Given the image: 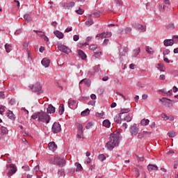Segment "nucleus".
Masks as SVG:
<instances>
[{"instance_id":"nucleus-27","label":"nucleus","mask_w":178,"mask_h":178,"mask_svg":"<svg viewBox=\"0 0 178 178\" xmlns=\"http://www.w3.org/2000/svg\"><path fill=\"white\" fill-rule=\"evenodd\" d=\"M12 48V44H5V49H6V52H7V54H9V52H10V49Z\"/></svg>"},{"instance_id":"nucleus-20","label":"nucleus","mask_w":178,"mask_h":178,"mask_svg":"<svg viewBox=\"0 0 178 178\" xmlns=\"http://www.w3.org/2000/svg\"><path fill=\"white\" fill-rule=\"evenodd\" d=\"M47 113H55V107L52 104H49L47 108Z\"/></svg>"},{"instance_id":"nucleus-26","label":"nucleus","mask_w":178,"mask_h":178,"mask_svg":"<svg viewBox=\"0 0 178 178\" xmlns=\"http://www.w3.org/2000/svg\"><path fill=\"white\" fill-rule=\"evenodd\" d=\"M127 52H129V48H127V47H124L123 52L120 54V56H126V54H127Z\"/></svg>"},{"instance_id":"nucleus-22","label":"nucleus","mask_w":178,"mask_h":178,"mask_svg":"<svg viewBox=\"0 0 178 178\" xmlns=\"http://www.w3.org/2000/svg\"><path fill=\"white\" fill-rule=\"evenodd\" d=\"M114 121L117 124L122 123V115L120 113L116 115L115 117L114 118Z\"/></svg>"},{"instance_id":"nucleus-62","label":"nucleus","mask_w":178,"mask_h":178,"mask_svg":"<svg viewBox=\"0 0 178 178\" xmlns=\"http://www.w3.org/2000/svg\"><path fill=\"white\" fill-rule=\"evenodd\" d=\"M93 15L95 16V17H99V16H100L99 12L94 13Z\"/></svg>"},{"instance_id":"nucleus-16","label":"nucleus","mask_w":178,"mask_h":178,"mask_svg":"<svg viewBox=\"0 0 178 178\" xmlns=\"http://www.w3.org/2000/svg\"><path fill=\"white\" fill-rule=\"evenodd\" d=\"M6 115L10 120H16V115H15L13 111H8Z\"/></svg>"},{"instance_id":"nucleus-40","label":"nucleus","mask_w":178,"mask_h":178,"mask_svg":"<svg viewBox=\"0 0 178 178\" xmlns=\"http://www.w3.org/2000/svg\"><path fill=\"white\" fill-rule=\"evenodd\" d=\"M99 161H101V162L105 161L106 159V157L104 154H100L98 156Z\"/></svg>"},{"instance_id":"nucleus-41","label":"nucleus","mask_w":178,"mask_h":178,"mask_svg":"<svg viewBox=\"0 0 178 178\" xmlns=\"http://www.w3.org/2000/svg\"><path fill=\"white\" fill-rule=\"evenodd\" d=\"M131 117L130 116V115H127L126 116H125V118H124V120L125 121V122H131Z\"/></svg>"},{"instance_id":"nucleus-25","label":"nucleus","mask_w":178,"mask_h":178,"mask_svg":"<svg viewBox=\"0 0 178 178\" xmlns=\"http://www.w3.org/2000/svg\"><path fill=\"white\" fill-rule=\"evenodd\" d=\"M74 105H76V101L75 100H69L68 102V106L71 109H74Z\"/></svg>"},{"instance_id":"nucleus-37","label":"nucleus","mask_w":178,"mask_h":178,"mask_svg":"<svg viewBox=\"0 0 178 178\" xmlns=\"http://www.w3.org/2000/svg\"><path fill=\"white\" fill-rule=\"evenodd\" d=\"M130 112V109L129 108H122L120 111V115H123L124 113H129Z\"/></svg>"},{"instance_id":"nucleus-30","label":"nucleus","mask_w":178,"mask_h":178,"mask_svg":"<svg viewBox=\"0 0 178 178\" xmlns=\"http://www.w3.org/2000/svg\"><path fill=\"white\" fill-rule=\"evenodd\" d=\"M63 112H65V106L60 104L58 108V113L60 115H63Z\"/></svg>"},{"instance_id":"nucleus-18","label":"nucleus","mask_w":178,"mask_h":178,"mask_svg":"<svg viewBox=\"0 0 178 178\" xmlns=\"http://www.w3.org/2000/svg\"><path fill=\"white\" fill-rule=\"evenodd\" d=\"M83 83H84V84L86 86H87V87H90V86H91V81L90 80H88L87 79H82L80 82H79V84H83Z\"/></svg>"},{"instance_id":"nucleus-43","label":"nucleus","mask_w":178,"mask_h":178,"mask_svg":"<svg viewBox=\"0 0 178 178\" xmlns=\"http://www.w3.org/2000/svg\"><path fill=\"white\" fill-rule=\"evenodd\" d=\"M38 35H40L41 37V38H43V40L44 41H46V42H48L49 41V39H48V37H47L45 35H44V34H42V35L38 34Z\"/></svg>"},{"instance_id":"nucleus-47","label":"nucleus","mask_w":178,"mask_h":178,"mask_svg":"<svg viewBox=\"0 0 178 178\" xmlns=\"http://www.w3.org/2000/svg\"><path fill=\"white\" fill-rule=\"evenodd\" d=\"M161 118L163 119V120H169V116H168L166 113H163L161 115Z\"/></svg>"},{"instance_id":"nucleus-10","label":"nucleus","mask_w":178,"mask_h":178,"mask_svg":"<svg viewBox=\"0 0 178 178\" xmlns=\"http://www.w3.org/2000/svg\"><path fill=\"white\" fill-rule=\"evenodd\" d=\"M57 48H58V49H59L60 51V52H64V54H70V52H72V50H70V49L69 47H67L63 44H59L57 47Z\"/></svg>"},{"instance_id":"nucleus-15","label":"nucleus","mask_w":178,"mask_h":178,"mask_svg":"<svg viewBox=\"0 0 178 178\" xmlns=\"http://www.w3.org/2000/svg\"><path fill=\"white\" fill-rule=\"evenodd\" d=\"M73 6H74V2L71 1L70 3H66L65 4H64L63 8L64 9H67V10H69L72 9Z\"/></svg>"},{"instance_id":"nucleus-6","label":"nucleus","mask_w":178,"mask_h":178,"mask_svg":"<svg viewBox=\"0 0 178 178\" xmlns=\"http://www.w3.org/2000/svg\"><path fill=\"white\" fill-rule=\"evenodd\" d=\"M178 41V35H174L172 39H167L164 40L165 47H172L175 44V41Z\"/></svg>"},{"instance_id":"nucleus-35","label":"nucleus","mask_w":178,"mask_h":178,"mask_svg":"<svg viewBox=\"0 0 178 178\" xmlns=\"http://www.w3.org/2000/svg\"><path fill=\"white\" fill-rule=\"evenodd\" d=\"M140 49L134 50V54L132 55L133 58H136L138 54H140Z\"/></svg>"},{"instance_id":"nucleus-51","label":"nucleus","mask_w":178,"mask_h":178,"mask_svg":"<svg viewBox=\"0 0 178 178\" xmlns=\"http://www.w3.org/2000/svg\"><path fill=\"white\" fill-rule=\"evenodd\" d=\"M104 115V112L96 113L95 116H97V118H102Z\"/></svg>"},{"instance_id":"nucleus-23","label":"nucleus","mask_w":178,"mask_h":178,"mask_svg":"<svg viewBox=\"0 0 178 178\" xmlns=\"http://www.w3.org/2000/svg\"><path fill=\"white\" fill-rule=\"evenodd\" d=\"M140 124L141 126H148V124H149V120L145 118L143 119L140 121Z\"/></svg>"},{"instance_id":"nucleus-12","label":"nucleus","mask_w":178,"mask_h":178,"mask_svg":"<svg viewBox=\"0 0 178 178\" xmlns=\"http://www.w3.org/2000/svg\"><path fill=\"white\" fill-rule=\"evenodd\" d=\"M134 27L136 29V30H140V33H145L147 31V28L140 24H135Z\"/></svg>"},{"instance_id":"nucleus-50","label":"nucleus","mask_w":178,"mask_h":178,"mask_svg":"<svg viewBox=\"0 0 178 178\" xmlns=\"http://www.w3.org/2000/svg\"><path fill=\"white\" fill-rule=\"evenodd\" d=\"M138 138L141 139L143 138V137H145L143 132L138 133Z\"/></svg>"},{"instance_id":"nucleus-21","label":"nucleus","mask_w":178,"mask_h":178,"mask_svg":"<svg viewBox=\"0 0 178 178\" xmlns=\"http://www.w3.org/2000/svg\"><path fill=\"white\" fill-rule=\"evenodd\" d=\"M147 170L149 172H152V170H158V166L152 164H149L147 165Z\"/></svg>"},{"instance_id":"nucleus-64","label":"nucleus","mask_w":178,"mask_h":178,"mask_svg":"<svg viewBox=\"0 0 178 178\" xmlns=\"http://www.w3.org/2000/svg\"><path fill=\"white\" fill-rule=\"evenodd\" d=\"M122 127V129L126 130V129H127V123H126V122L123 123Z\"/></svg>"},{"instance_id":"nucleus-53","label":"nucleus","mask_w":178,"mask_h":178,"mask_svg":"<svg viewBox=\"0 0 178 178\" xmlns=\"http://www.w3.org/2000/svg\"><path fill=\"white\" fill-rule=\"evenodd\" d=\"M91 40H92V37L88 36L86 38V42L85 43V45H88V43H87V42H90V41H91Z\"/></svg>"},{"instance_id":"nucleus-49","label":"nucleus","mask_w":178,"mask_h":178,"mask_svg":"<svg viewBox=\"0 0 178 178\" xmlns=\"http://www.w3.org/2000/svg\"><path fill=\"white\" fill-rule=\"evenodd\" d=\"M76 13L78 15H83V13H84V10L81 8H79V10H76Z\"/></svg>"},{"instance_id":"nucleus-61","label":"nucleus","mask_w":178,"mask_h":178,"mask_svg":"<svg viewBox=\"0 0 178 178\" xmlns=\"http://www.w3.org/2000/svg\"><path fill=\"white\" fill-rule=\"evenodd\" d=\"M23 47L24 48H27V47H29V42H24L23 44Z\"/></svg>"},{"instance_id":"nucleus-34","label":"nucleus","mask_w":178,"mask_h":178,"mask_svg":"<svg viewBox=\"0 0 178 178\" xmlns=\"http://www.w3.org/2000/svg\"><path fill=\"white\" fill-rule=\"evenodd\" d=\"M134 158H136L138 161V162H144V156H138V155H135L134 156Z\"/></svg>"},{"instance_id":"nucleus-36","label":"nucleus","mask_w":178,"mask_h":178,"mask_svg":"<svg viewBox=\"0 0 178 178\" xmlns=\"http://www.w3.org/2000/svg\"><path fill=\"white\" fill-rule=\"evenodd\" d=\"M86 26H92V24H94V21H92V19L90 17L88 18V19L86 22Z\"/></svg>"},{"instance_id":"nucleus-3","label":"nucleus","mask_w":178,"mask_h":178,"mask_svg":"<svg viewBox=\"0 0 178 178\" xmlns=\"http://www.w3.org/2000/svg\"><path fill=\"white\" fill-rule=\"evenodd\" d=\"M54 162L60 168H63V166L66 165V160H65V159H60L58 155L54 156Z\"/></svg>"},{"instance_id":"nucleus-60","label":"nucleus","mask_w":178,"mask_h":178,"mask_svg":"<svg viewBox=\"0 0 178 178\" xmlns=\"http://www.w3.org/2000/svg\"><path fill=\"white\" fill-rule=\"evenodd\" d=\"M16 35H19V34H22V29H18L15 32Z\"/></svg>"},{"instance_id":"nucleus-45","label":"nucleus","mask_w":178,"mask_h":178,"mask_svg":"<svg viewBox=\"0 0 178 178\" xmlns=\"http://www.w3.org/2000/svg\"><path fill=\"white\" fill-rule=\"evenodd\" d=\"M168 136L170 137V138H172V137H175V136H176V132L175 131L168 132Z\"/></svg>"},{"instance_id":"nucleus-33","label":"nucleus","mask_w":178,"mask_h":178,"mask_svg":"<svg viewBox=\"0 0 178 178\" xmlns=\"http://www.w3.org/2000/svg\"><path fill=\"white\" fill-rule=\"evenodd\" d=\"M89 49H90V51H93V52H95L97 50L98 51V47L95 44H92L90 46Z\"/></svg>"},{"instance_id":"nucleus-7","label":"nucleus","mask_w":178,"mask_h":178,"mask_svg":"<svg viewBox=\"0 0 178 178\" xmlns=\"http://www.w3.org/2000/svg\"><path fill=\"white\" fill-rule=\"evenodd\" d=\"M160 102H162L165 106H168V108H170V109H172L173 108V104L168 102V101H170L171 102H173V100L168 99L166 97H163L162 99H159Z\"/></svg>"},{"instance_id":"nucleus-14","label":"nucleus","mask_w":178,"mask_h":178,"mask_svg":"<svg viewBox=\"0 0 178 178\" xmlns=\"http://www.w3.org/2000/svg\"><path fill=\"white\" fill-rule=\"evenodd\" d=\"M41 63L44 67H49V64L51 63V60L44 58L42 60Z\"/></svg>"},{"instance_id":"nucleus-4","label":"nucleus","mask_w":178,"mask_h":178,"mask_svg":"<svg viewBox=\"0 0 178 178\" xmlns=\"http://www.w3.org/2000/svg\"><path fill=\"white\" fill-rule=\"evenodd\" d=\"M29 88L33 91V92H40L42 89V86H41V83L36 82L33 85H30Z\"/></svg>"},{"instance_id":"nucleus-52","label":"nucleus","mask_w":178,"mask_h":178,"mask_svg":"<svg viewBox=\"0 0 178 178\" xmlns=\"http://www.w3.org/2000/svg\"><path fill=\"white\" fill-rule=\"evenodd\" d=\"M167 29H170V30H173L175 29L174 24H170L167 26Z\"/></svg>"},{"instance_id":"nucleus-11","label":"nucleus","mask_w":178,"mask_h":178,"mask_svg":"<svg viewBox=\"0 0 178 178\" xmlns=\"http://www.w3.org/2000/svg\"><path fill=\"white\" fill-rule=\"evenodd\" d=\"M8 133H9L8 128L5 127H0V140H2V138H3V137H5L6 134H8Z\"/></svg>"},{"instance_id":"nucleus-9","label":"nucleus","mask_w":178,"mask_h":178,"mask_svg":"<svg viewBox=\"0 0 178 178\" xmlns=\"http://www.w3.org/2000/svg\"><path fill=\"white\" fill-rule=\"evenodd\" d=\"M61 130H62V128L60 127V124H59V122H54L51 127V131L55 134H58V133H60Z\"/></svg>"},{"instance_id":"nucleus-38","label":"nucleus","mask_w":178,"mask_h":178,"mask_svg":"<svg viewBox=\"0 0 178 178\" xmlns=\"http://www.w3.org/2000/svg\"><path fill=\"white\" fill-rule=\"evenodd\" d=\"M58 175L59 177L62 176H65V170L64 169H60L58 172Z\"/></svg>"},{"instance_id":"nucleus-13","label":"nucleus","mask_w":178,"mask_h":178,"mask_svg":"<svg viewBox=\"0 0 178 178\" xmlns=\"http://www.w3.org/2000/svg\"><path fill=\"white\" fill-rule=\"evenodd\" d=\"M48 147H49V149H50V151H52L53 152L54 151H56V149H58V145H56L55 142H50L48 144Z\"/></svg>"},{"instance_id":"nucleus-29","label":"nucleus","mask_w":178,"mask_h":178,"mask_svg":"<svg viewBox=\"0 0 178 178\" xmlns=\"http://www.w3.org/2000/svg\"><path fill=\"white\" fill-rule=\"evenodd\" d=\"M75 166H76V172H81V170H83V167L81 166V164L79 163H75Z\"/></svg>"},{"instance_id":"nucleus-31","label":"nucleus","mask_w":178,"mask_h":178,"mask_svg":"<svg viewBox=\"0 0 178 178\" xmlns=\"http://www.w3.org/2000/svg\"><path fill=\"white\" fill-rule=\"evenodd\" d=\"M81 116H88L90 115V109L86 108L85 111L81 113Z\"/></svg>"},{"instance_id":"nucleus-63","label":"nucleus","mask_w":178,"mask_h":178,"mask_svg":"<svg viewBox=\"0 0 178 178\" xmlns=\"http://www.w3.org/2000/svg\"><path fill=\"white\" fill-rule=\"evenodd\" d=\"M95 71L97 73H98V72H99V65H96V66L95 67Z\"/></svg>"},{"instance_id":"nucleus-42","label":"nucleus","mask_w":178,"mask_h":178,"mask_svg":"<svg viewBox=\"0 0 178 178\" xmlns=\"http://www.w3.org/2000/svg\"><path fill=\"white\" fill-rule=\"evenodd\" d=\"M124 33L125 34H131V28L130 27L125 28Z\"/></svg>"},{"instance_id":"nucleus-59","label":"nucleus","mask_w":178,"mask_h":178,"mask_svg":"<svg viewBox=\"0 0 178 178\" xmlns=\"http://www.w3.org/2000/svg\"><path fill=\"white\" fill-rule=\"evenodd\" d=\"M10 105H15V104H16V99H11L10 100Z\"/></svg>"},{"instance_id":"nucleus-54","label":"nucleus","mask_w":178,"mask_h":178,"mask_svg":"<svg viewBox=\"0 0 178 178\" xmlns=\"http://www.w3.org/2000/svg\"><path fill=\"white\" fill-rule=\"evenodd\" d=\"M5 99V92H0V99Z\"/></svg>"},{"instance_id":"nucleus-1","label":"nucleus","mask_w":178,"mask_h":178,"mask_svg":"<svg viewBox=\"0 0 178 178\" xmlns=\"http://www.w3.org/2000/svg\"><path fill=\"white\" fill-rule=\"evenodd\" d=\"M31 119L34 120H37L38 122H42V123H49V120H51V116L48 115L47 113L40 111L39 112L35 113L31 116Z\"/></svg>"},{"instance_id":"nucleus-44","label":"nucleus","mask_w":178,"mask_h":178,"mask_svg":"<svg viewBox=\"0 0 178 178\" xmlns=\"http://www.w3.org/2000/svg\"><path fill=\"white\" fill-rule=\"evenodd\" d=\"M105 38V32H104V33H101V34H97V35H96V38Z\"/></svg>"},{"instance_id":"nucleus-56","label":"nucleus","mask_w":178,"mask_h":178,"mask_svg":"<svg viewBox=\"0 0 178 178\" xmlns=\"http://www.w3.org/2000/svg\"><path fill=\"white\" fill-rule=\"evenodd\" d=\"M3 112H5V106H1L0 107V114L2 115V113H3Z\"/></svg>"},{"instance_id":"nucleus-39","label":"nucleus","mask_w":178,"mask_h":178,"mask_svg":"<svg viewBox=\"0 0 178 178\" xmlns=\"http://www.w3.org/2000/svg\"><path fill=\"white\" fill-rule=\"evenodd\" d=\"M95 55L93 56V58H99L101 56V54H102L101 51L97 50L94 52Z\"/></svg>"},{"instance_id":"nucleus-8","label":"nucleus","mask_w":178,"mask_h":178,"mask_svg":"<svg viewBox=\"0 0 178 178\" xmlns=\"http://www.w3.org/2000/svg\"><path fill=\"white\" fill-rule=\"evenodd\" d=\"M170 6V1L169 0H164L163 4L159 5V10L160 12H163L166 10Z\"/></svg>"},{"instance_id":"nucleus-58","label":"nucleus","mask_w":178,"mask_h":178,"mask_svg":"<svg viewBox=\"0 0 178 178\" xmlns=\"http://www.w3.org/2000/svg\"><path fill=\"white\" fill-rule=\"evenodd\" d=\"M91 126H92V123L91 122H88L86 126V129H87L88 130V129L91 128Z\"/></svg>"},{"instance_id":"nucleus-48","label":"nucleus","mask_w":178,"mask_h":178,"mask_svg":"<svg viewBox=\"0 0 178 178\" xmlns=\"http://www.w3.org/2000/svg\"><path fill=\"white\" fill-rule=\"evenodd\" d=\"M169 54H170V50H169V49H166L163 51V54L164 56H165V55H169Z\"/></svg>"},{"instance_id":"nucleus-2","label":"nucleus","mask_w":178,"mask_h":178,"mask_svg":"<svg viewBox=\"0 0 178 178\" xmlns=\"http://www.w3.org/2000/svg\"><path fill=\"white\" fill-rule=\"evenodd\" d=\"M119 145V134H111L109 137V140L106 144V147L108 149L111 151L115 147Z\"/></svg>"},{"instance_id":"nucleus-28","label":"nucleus","mask_w":178,"mask_h":178,"mask_svg":"<svg viewBox=\"0 0 178 178\" xmlns=\"http://www.w3.org/2000/svg\"><path fill=\"white\" fill-rule=\"evenodd\" d=\"M103 126L107 128L111 127V122L108 120H105L103 121Z\"/></svg>"},{"instance_id":"nucleus-24","label":"nucleus","mask_w":178,"mask_h":178,"mask_svg":"<svg viewBox=\"0 0 178 178\" xmlns=\"http://www.w3.org/2000/svg\"><path fill=\"white\" fill-rule=\"evenodd\" d=\"M78 54L81 58V59H83V60H84V59H86L87 58V56L86 55L84 51H83L82 50H79Z\"/></svg>"},{"instance_id":"nucleus-5","label":"nucleus","mask_w":178,"mask_h":178,"mask_svg":"<svg viewBox=\"0 0 178 178\" xmlns=\"http://www.w3.org/2000/svg\"><path fill=\"white\" fill-rule=\"evenodd\" d=\"M129 131L132 137H137V134L140 131V128L137 127V124H134L133 125L130 126Z\"/></svg>"},{"instance_id":"nucleus-46","label":"nucleus","mask_w":178,"mask_h":178,"mask_svg":"<svg viewBox=\"0 0 178 178\" xmlns=\"http://www.w3.org/2000/svg\"><path fill=\"white\" fill-rule=\"evenodd\" d=\"M104 37H105V38H111V37H112V33L105 32Z\"/></svg>"},{"instance_id":"nucleus-57","label":"nucleus","mask_w":178,"mask_h":178,"mask_svg":"<svg viewBox=\"0 0 178 178\" xmlns=\"http://www.w3.org/2000/svg\"><path fill=\"white\" fill-rule=\"evenodd\" d=\"M79 39H80V37L77 35H74L73 37L74 41H79Z\"/></svg>"},{"instance_id":"nucleus-55","label":"nucleus","mask_w":178,"mask_h":178,"mask_svg":"<svg viewBox=\"0 0 178 178\" xmlns=\"http://www.w3.org/2000/svg\"><path fill=\"white\" fill-rule=\"evenodd\" d=\"M114 82L118 84V86H122V82L119 81L118 79H114Z\"/></svg>"},{"instance_id":"nucleus-17","label":"nucleus","mask_w":178,"mask_h":178,"mask_svg":"<svg viewBox=\"0 0 178 178\" xmlns=\"http://www.w3.org/2000/svg\"><path fill=\"white\" fill-rule=\"evenodd\" d=\"M24 19L26 22H30L33 21V17H31V13H29L24 15Z\"/></svg>"},{"instance_id":"nucleus-32","label":"nucleus","mask_w":178,"mask_h":178,"mask_svg":"<svg viewBox=\"0 0 178 178\" xmlns=\"http://www.w3.org/2000/svg\"><path fill=\"white\" fill-rule=\"evenodd\" d=\"M146 52L149 54V55H154V49L149 47H146Z\"/></svg>"},{"instance_id":"nucleus-19","label":"nucleus","mask_w":178,"mask_h":178,"mask_svg":"<svg viewBox=\"0 0 178 178\" xmlns=\"http://www.w3.org/2000/svg\"><path fill=\"white\" fill-rule=\"evenodd\" d=\"M54 34L56 35V37H57V38L62 39L63 37H65V35H63V33L59 31H55Z\"/></svg>"}]
</instances>
